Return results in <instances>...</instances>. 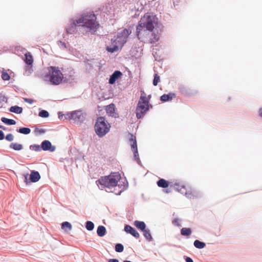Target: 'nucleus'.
<instances>
[{"label":"nucleus","instance_id":"nucleus-1","mask_svg":"<svg viewBox=\"0 0 262 262\" xmlns=\"http://www.w3.org/2000/svg\"><path fill=\"white\" fill-rule=\"evenodd\" d=\"M96 16L93 12L78 13L71 18L66 27L67 34H74L80 31L83 34H94L99 26Z\"/></svg>","mask_w":262,"mask_h":262},{"label":"nucleus","instance_id":"nucleus-2","mask_svg":"<svg viewBox=\"0 0 262 262\" xmlns=\"http://www.w3.org/2000/svg\"><path fill=\"white\" fill-rule=\"evenodd\" d=\"M158 19L153 14L147 13L141 17L137 27V35L142 42H149L150 43L158 41V34L152 32L158 26Z\"/></svg>","mask_w":262,"mask_h":262},{"label":"nucleus","instance_id":"nucleus-3","mask_svg":"<svg viewBox=\"0 0 262 262\" xmlns=\"http://www.w3.org/2000/svg\"><path fill=\"white\" fill-rule=\"evenodd\" d=\"M120 179L121 176L119 172H113L107 176L102 177L96 183L97 185L100 184L101 186V189L104 187L108 190L114 188V193L116 195H120L126 188V185L121 184Z\"/></svg>","mask_w":262,"mask_h":262},{"label":"nucleus","instance_id":"nucleus-4","mask_svg":"<svg viewBox=\"0 0 262 262\" xmlns=\"http://www.w3.org/2000/svg\"><path fill=\"white\" fill-rule=\"evenodd\" d=\"M130 29H123L120 30L117 36L112 39L111 45L107 46L106 50L110 53H114L121 49L126 42L128 35L131 33Z\"/></svg>","mask_w":262,"mask_h":262},{"label":"nucleus","instance_id":"nucleus-5","mask_svg":"<svg viewBox=\"0 0 262 262\" xmlns=\"http://www.w3.org/2000/svg\"><path fill=\"white\" fill-rule=\"evenodd\" d=\"M45 81L49 82L53 85H58L64 79L63 74L58 67L50 66L45 69L42 74Z\"/></svg>","mask_w":262,"mask_h":262},{"label":"nucleus","instance_id":"nucleus-6","mask_svg":"<svg viewBox=\"0 0 262 262\" xmlns=\"http://www.w3.org/2000/svg\"><path fill=\"white\" fill-rule=\"evenodd\" d=\"M111 125L103 117L97 118L95 125V130L99 137H103L110 130Z\"/></svg>","mask_w":262,"mask_h":262},{"label":"nucleus","instance_id":"nucleus-7","mask_svg":"<svg viewBox=\"0 0 262 262\" xmlns=\"http://www.w3.org/2000/svg\"><path fill=\"white\" fill-rule=\"evenodd\" d=\"M141 96L136 108V116L140 119L143 117L149 109V100L144 91L141 92Z\"/></svg>","mask_w":262,"mask_h":262},{"label":"nucleus","instance_id":"nucleus-8","mask_svg":"<svg viewBox=\"0 0 262 262\" xmlns=\"http://www.w3.org/2000/svg\"><path fill=\"white\" fill-rule=\"evenodd\" d=\"M68 118L72 120L76 124H80L85 118V114L81 110L73 111L67 115Z\"/></svg>","mask_w":262,"mask_h":262},{"label":"nucleus","instance_id":"nucleus-9","mask_svg":"<svg viewBox=\"0 0 262 262\" xmlns=\"http://www.w3.org/2000/svg\"><path fill=\"white\" fill-rule=\"evenodd\" d=\"M129 141L130 144L131 145L132 150L134 152V159L137 162V163L139 164H140L141 161H140L139 157V154H138V149H137V141L136 140L135 136H134L133 135H130V137L129 139Z\"/></svg>","mask_w":262,"mask_h":262},{"label":"nucleus","instance_id":"nucleus-10","mask_svg":"<svg viewBox=\"0 0 262 262\" xmlns=\"http://www.w3.org/2000/svg\"><path fill=\"white\" fill-rule=\"evenodd\" d=\"M176 189L181 193L185 194L188 198L192 199L194 196L191 189L190 188L187 189L184 186H178L176 187Z\"/></svg>","mask_w":262,"mask_h":262},{"label":"nucleus","instance_id":"nucleus-11","mask_svg":"<svg viewBox=\"0 0 262 262\" xmlns=\"http://www.w3.org/2000/svg\"><path fill=\"white\" fill-rule=\"evenodd\" d=\"M117 4L116 2L112 3L111 4H107L105 6H103L102 8V11L107 14H114L113 12L116 9L115 6Z\"/></svg>","mask_w":262,"mask_h":262},{"label":"nucleus","instance_id":"nucleus-12","mask_svg":"<svg viewBox=\"0 0 262 262\" xmlns=\"http://www.w3.org/2000/svg\"><path fill=\"white\" fill-rule=\"evenodd\" d=\"M41 147L45 151H50L51 152H53L56 149L55 146L52 145L48 140L43 141L41 144Z\"/></svg>","mask_w":262,"mask_h":262},{"label":"nucleus","instance_id":"nucleus-13","mask_svg":"<svg viewBox=\"0 0 262 262\" xmlns=\"http://www.w3.org/2000/svg\"><path fill=\"white\" fill-rule=\"evenodd\" d=\"M124 231L126 233L132 234L136 238H139L140 236L139 233L136 230V229L129 225H126L125 226Z\"/></svg>","mask_w":262,"mask_h":262},{"label":"nucleus","instance_id":"nucleus-14","mask_svg":"<svg viewBox=\"0 0 262 262\" xmlns=\"http://www.w3.org/2000/svg\"><path fill=\"white\" fill-rule=\"evenodd\" d=\"M122 73L119 71H115L111 76L109 79V83L111 84H114L115 81L122 75Z\"/></svg>","mask_w":262,"mask_h":262},{"label":"nucleus","instance_id":"nucleus-15","mask_svg":"<svg viewBox=\"0 0 262 262\" xmlns=\"http://www.w3.org/2000/svg\"><path fill=\"white\" fill-rule=\"evenodd\" d=\"M115 106L113 103L107 105L106 108L107 114L112 117H116V114L115 112Z\"/></svg>","mask_w":262,"mask_h":262},{"label":"nucleus","instance_id":"nucleus-16","mask_svg":"<svg viewBox=\"0 0 262 262\" xmlns=\"http://www.w3.org/2000/svg\"><path fill=\"white\" fill-rule=\"evenodd\" d=\"M75 72L73 70H70L68 74L65 73L63 74V80L66 81H71L74 80Z\"/></svg>","mask_w":262,"mask_h":262},{"label":"nucleus","instance_id":"nucleus-17","mask_svg":"<svg viewBox=\"0 0 262 262\" xmlns=\"http://www.w3.org/2000/svg\"><path fill=\"white\" fill-rule=\"evenodd\" d=\"M40 178V174L38 172L32 171L30 176V180L32 182H37Z\"/></svg>","mask_w":262,"mask_h":262},{"label":"nucleus","instance_id":"nucleus-18","mask_svg":"<svg viewBox=\"0 0 262 262\" xmlns=\"http://www.w3.org/2000/svg\"><path fill=\"white\" fill-rule=\"evenodd\" d=\"M24 61L27 65H32L33 62V59L31 53L28 51H26L25 53V59Z\"/></svg>","mask_w":262,"mask_h":262},{"label":"nucleus","instance_id":"nucleus-19","mask_svg":"<svg viewBox=\"0 0 262 262\" xmlns=\"http://www.w3.org/2000/svg\"><path fill=\"white\" fill-rule=\"evenodd\" d=\"M134 225L136 228L141 231L146 229V224L144 222L135 221L134 223Z\"/></svg>","mask_w":262,"mask_h":262},{"label":"nucleus","instance_id":"nucleus-20","mask_svg":"<svg viewBox=\"0 0 262 262\" xmlns=\"http://www.w3.org/2000/svg\"><path fill=\"white\" fill-rule=\"evenodd\" d=\"M175 97V94L173 93H169L168 94H164L161 97V100L163 102H166L172 100L173 98Z\"/></svg>","mask_w":262,"mask_h":262},{"label":"nucleus","instance_id":"nucleus-21","mask_svg":"<svg viewBox=\"0 0 262 262\" xmlns=\"http://www.w3.org/2000/svg\"><path fill=\"white\" fill-rule=\"evenodd\" d=\"M143 233V235L145 238L149 242H151L153 241V238L150 234V232L149 229H145L144 230L142 231Z\"/></svg>","mask_w":262,"mask_h":262},{"label":"nucleus","instance_id":"nucleus-22","mask_svg":"<svg viewBox=\"0 0 262 262\" xmlns=\"http://www.w3.org/2000/svg\"><path fill=\"white\" fill-rule=\"evenodd\" d=\"M9 111L12 113H14L17 114H21L23 112V108L17 105L11 106L9 108Z\"/></svg>","mask_w":262,"mask_h":262},{"label":"nucleus","instance_id":"nucleus-23","mask_svg":"<svg viewBox=\"0 0 262 262\" xmlns=\"http://www.w3.org/2000/svg\"><path fill=\"white\" fill-rule=\"evenodd\" d=\"M97 233L100 237H102L105 235L106 233V229L103 226H99L97 228Z\"/></svg>","mask_w":262,"mask_h":262},{"label":"nucleus","instance_id":"nucleus-24","mask_svg":"<svg viewBox=\"0 0 262 262\" xmlns=\"http://www.w3.org/2000/svg\"><path fill=\"white\" fill-rule=\"evenodd\" d=\"M9 147H10V148L13 149L14 150H17V151L20 150L23 148V146L22 144H18V143H14V142L11 143L10 144V146Z\"/></svg>","mask_w":262,"mask_h":262},{"label":"nucleus","instance_id":"nucleus-25","mask_svg":"<svg viewBox=\"0 0 262 262\" xmlns=\"http://www.w3.org/2000/svg\"><path fill=\"white\" fill-rule=\"evenodd\" d=\"M157 185L160 187L166 188L168 186V183L164 179H161L157 182Z\"/></svg>","mask_w":262,"mask_h":262},{"label":"nucleus","instance_id":"nucleus-26","mask_svg":"<svg viewBox=\"0 0 262 262\" xmlns=\"http://www.w3.org/2000/svg\"><path fill=\"white\" fill-rule=\"evenodd\" d=\"M61 228L66 231H70L72 229V225L68 222H64L61 224Z\"/></svg>","mask_w":262,"mask_h":262},{"label":"nucleus","instance_id":"nucleus-27","mask_svg":"<svg viewBox=\"0 0 262 262\" xmlns=\"http://www.w3.org/2000/svg\"><path fill=\"white\" fill-rule=\"evenodd\" d=\"M1 121L7 124V125H15L16 124V122L15 120L13 119H8L5 117H3L1 118Z\"/></svg>","mask_w":262,"mask_h":262},{"label":"nucleus","instance_id":"nucleus-28","mask_svg":"<svg viewBox=\"0 0 262 262\" xmlns=\"http://www.w3.org/2000/svg\"><path fill=\"white\" fill-rule=\"evenodd\" d=\"M193 245L194 247L198 249H203L205 247V243L202 242H201L199 240H195L194 242Z\"/></svg>","mask_w":262,"mask_h":262},{"label":"nucleus","instance_id":"nucleus-29","mask_svg":"<svg viewBox=\"0 0 262 262\" xmlns=\"http://www.w3.org/2000/svg\"><path fill=\"white\" fill-rule=\"evenodd\" d=\"M181 234L183 236H189L191 234V230L188 228H183L181 230Z\"/></svg>","mask_w":262,"mask_h":262},{"label":"nucleus","instance_id":"nucleus-30","mask_svg":"<svg viewBox=\"0 0 262 262\" xmlns=\"http://www.w3.org/2000/svg\"><path fill=\"white\" fill-rule=\"evenodd\" d=\"M17 132L22 134L28 135L30 133L31 129L28 127H22L17 130Z\"/></svg>","mask_w":262,"mask_h":262},{"label":"nucleus","instance_id":"nucleus-31","mask_svg":"<svg viewBox=\"0 0 262 262\" xmlns=\"http://www.w3.org/2000/svg\"><path fill=\"white\" fill-rule=\"evenodd\" d=\"M85 228L88 231H92L94 228V224L91 221H87L85 223Z\"/></svg>","mask_w":262,"mask_h":262},{"label":"nucleus","instance_id":"nucleus-32","mask_svg":"<svg viewBox=\"0 0 262 262\" xmlns=\"http://www.w3.org/2000/svg\"><path fill=\"white\" fill-rule=\"evenodd\" d=\"M33 71L32 65H27L25 67V74L29 76L33 72Z\"/></svg>","mask_w":262,"mask_h":262},{"label":"nucleus","instance_id":"nucleus-33","mask_svg":"<svg viewBox=\"0 0 262 262\" xmlns=\"http://www.w3.org/2000/svg\"><path fill=\"white\" fill-rule=\"evenodd\" d=\"M30 149L36 151H40L41 149V146L37 144L32 145L30 146Z\"/></svg>","mask_w":262,"mask_h":262},{"label":"nucleus","instance_id":"nucleus-34","mask_svg":"<svg viewBox=\"0 0 262 262\" xmlns=\"http://www.w3.org/2000/svg\"><path fill=\"white\" fill-rule=\"evenodd\" d=\"M124 250V247L121 244H117L115 246V250L117 252H122Z\"/></svg>","mask_w":262,"mask_h":262},{"label":"nucleus","instance_id":"nucleus-35","mask_svg":"<svg viewBox=\"0 0 262 262\" xmlns=\"http://www.w3.org/2000/svg\"><path fill=\"white\" fill-rule=\"evenodd\" d=\"M49 116V113L46 110H41L39 113V116L42 118H47Z\"/></svg>","mask_w":262,"mask_h":262},{"label":"nucleus","instance_id":"nucleus-36","mask_svg":"<svg viewBox=\"0 0 262 262\" xmlns=\"http://www.w3.org/2000/svg\"><path fill=\"white\" fill-rule=\"evenodd\" d=\"M2 78L5 81L9 80L10 79V76L6 72L3 71L2 74Z\"/></svg>","mask_w":262,"mask_h":262},{"label":"nucleus","instance_id":"nucleus-37","mask_svg":"<svg viewBox=\"0 0 262 262\" xmlns=\"http://www.w3.org/2000/svg\"><path fill=\"white\" fill-rule=\"evenodd\" d=\"M160 81V76L158 75L157 74H155L154 75V79L153 80V84L154 85H157L158 82Z\"/></svg>","mask_w":262,"mask_h":262},{"label":"nucleus","instance_id":"nucleus-38","mask_svg":"<svg viewBox=\"0 0 262 262\" xmlns=\"http://www.w3.org/2000/svg\"><path fill=\"white\" fill-rule=\"evenodd\" d=\"M5 139L8 141H12L14 139V136L12 134H9L6 136Z\"/></svg>","mask_w":262,"mask_h":262},{"label":"nucleus","instance_id":"nucleus-39","mask_svg":"<svg viewBox=\"0 0 262 262\" xmlns=\"http://www.w3.org/2000/svg\"><path fill=\"white\" fill-rule=\"evenodd\" d=\"M58 45L61 49H64L67 48L66 45L64 42H62L61 41H59L58 42Z\"/></svg>","mask_w":262,"mask_h":262},{"label":"nucleus","instance_id":"nucleus-40","mask_svg":"<svg viewBox=\"0 0 262 262\" xmlns=\"http://www.w3.org/2000/svg\"><path fill=\"white\" fill-rule=\"evenodd\" d=\"M25 102H28L30 104H32L34 102V100L33 99H27V98H26L25 99Z\"/></svg>","mask_w":262,"mask_h":262},{"label":"nucleus","instance_id":"nucleus-41","mask_svg":"<svg viewBox=\"0 0 262 262\" xmlns=\"http://www.w3.org/2000/svg\"><path fill=\"white\" fill-rule=\"evenodd\" d=\"M173 223L177 225V226H179L180 225V224H179V219H174L173 221Z\"/></svg>","mask_w":262,"mask_h":262},{"label":"nucleus","instance_id":"nucleus-42","mask_svg":"<svg viewBox=\"0 0 262 262\" xmlns=\"http://www.w3.org/2000/svg\"><path fill=\"white\" fill-rule=\"evenodd\" d=\"M5 138V136H4V133L0 130V140H2L4 139Z\"/></svg>","mask_w":262,"mask_h":262},{"label":"nucleus","instance_id":"nucleus-43","mask_svg":"<svg viewBox=\"0 0 262 262\" xmlns=\"http://www.w3.org/2000/svg\"><path fill=\"white\" fill-rule=\"evenodd\" d=\"M28 174H25L24 175V178H25V182L27 183L29 182V181H28Z\"/></svg>","mask_w":262,"mask_h":262},{"label":"nucleus","instance_id":"nucleus-44","mask_svg":"<svg viewBox=\"0 0 262 262\" xmlns=\"http://www.w3.org/2000/svg\"><path fill=\"white\" fill-rule=\"evenodd\" d=\"M185 260H186V262H193L192 258H191L190 257H186V258H185Z\"/></svg>","mask_w":262,"mask_h":262},{"label":"nucleus","instance_id":"nucleus-45","mask_svg":"<svg viewBox=\"0 0 262 262\" xmlns=\"http://www.w3.org/2000/svg\"><path fill=\"white\" fill-rule=\"evenodd\" d=\"M2 100L3 101H6L7 98L5 96H0V101Z\"/></svg>","mask_w":262,"mask_h":262},{"label":"nucleus","instance_id":"nucleus-46","mask_svg":"<svg viewBox=\"0 0 262 262\" xmlns=\"http://www.w3.org/2000/svg\"><path fill=\"white\" fill-rule=\"evenodd\" d=\"M108 262H119V260L117 259H110Z\"/></svg>","mask_w":262,"mask_h":262},{"label":"nucleus","instance_id":"nucleus-47","mask_svg":"<svg viewBox=\"0 0 262 262\" xmlns=\"http://www.w3.org/2000/svg\"><path fill=\"white\" fill-rule=\"evenodd\" d=\"M38 132L40 133V134H44L45 133V129H40L38 130Z\"/></svg>","mask_w":262,"mask_h":262},{"label":"nucleus","instance_id":"nucleus-48","mask_svg":"<svg viewBox=\"0 0 262 262\" xmlns=\"http://www.w3.org/2000/svg\"><path fill=\"white\" fill-rule=\"evenodd\" d=\"M259 115L261 117H262V107L259 110Z\"/></svg>","mask_w":262,"mask_h":262},{"label":"nucleus","instance_id":"nucleus-49","mask_svg":"<svg viewBox=\"0 0 262 262\" xmlns=\"http://www.w3.org/2000/svg\"><path fill=\"white\" fill-rule=\"evenodd\" d=\"M0 128H2V129H5V127L2 126V125H0Z\"/></svg>","mask_w":262,"mask_h":262},{"label":"nucleus","instance_id":"nucleus-50","mask_svg":"<svg viewBox=\"0 0 262 262\" xmlns=\"http://www.w3.org/2000/svg\"><path fill=\"white\" fill-rule=\"evenodd\" d=\"M123 262H132V261H129V260H124Z\"/></svg>","mask_w":262,"mask_h":262}]
</instances>
